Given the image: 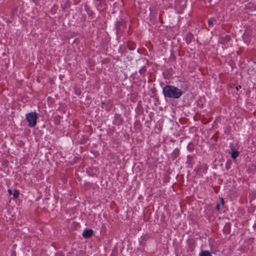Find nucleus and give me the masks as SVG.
I'll return each instance as SVG.
<instances>
[{"label":"nucleus","instance_id":"nucleus-12","mask_svg":"<svg viewBox=\"0 0 256 256\" xmlns=\"http://www.w3.org/2000/svg\"><path fill=\"white\" fill-rule=\"evenodd\" d=\"M187 150L189 152H192L194 148V145L193 142H190L187 146Z\"/></svg>","mask_w":256,"mask_h":256},{"label":"nucleus","instance_id":"nucleus-31","mask_svg":"<svg viewBox=\"0 0 256 256\" xmlns=\"http://www.w3.org/2000/svg\"><path fill=\"white\" fill-rule=\"evenodd\" d=\"M254 10H256V6H254Z\"/></svg>","mask_w":256,"mask_h":256},{"label":"nucleus","instance_id":"nucleus-22","mask_svg":"<svg viewBox=\"0 0 256 256\" xmlns=\"http://www.w3.org/2000/svg\"><path fill=\"white\" fill-rule=\"evenodd\" d=\"M128 48L130 50H134V48L132 46V44L130 43L128 44Z\"/></svg>","mask_w":256,"mask_h":256},{"label":"nucleus","instance_id":"nucleus-29","mask_svg":"<svg viewBox=\"0 0 256 256\" xmlns=\"http://www.w3.org/2000/svg\"><path fill=\"white\" fill-rule=\"evenodd\" d=\"M206 169H207V168H205V169H204V170H202V172H203V173L206 172Z\"/></svg>","mask_w":256,"mask_h":256},{"label":"nucleus","instance_id":"nucleus-10","mask_svg":"<svg viewBox=\"0 0 256 256\" xmlns=\"http://www.w3.org/2000/svg\"><path fill=\"white\" fill-rule=\"evenodd\" d=\"M138 94L134 92L130 94V99L132 102H134L138 100Z\"/></svg>","mask_w":256,"mask_h":256},{"label":"nucleus","instance_id":"nucleus-23","mask_svg":"<svg viewBox=\"0 0 256 256\" xmlns=\"http://www.w3.org/2000/svg\"><path fill=\"white\" fill-rule=\"evenodd\" d=\"M220 206L222 205L224 206V199L222 198H220Z\"/></svg>","mask_w":256,"mask_h":256},{"label":"nucleus","instance_id":"nucleus-19","mask_svg":"<svg viewBox=\"0 0 256 256\" xmlns=\"http://www.w3.org/2000/svg\"><path fill=\"white\" fill-rule=\"evenodd\" d=\"M195 246L194 245H190L188 246V251L190 252H193L194 250Z\"/></svg>","mask_w":256,"mask_h":256},{"label":"nucleus","instance_id":"nucleus-13","mask_svg":"<svg viewBox=\"0 0 256 256\" xmlns=\"http://www.w3.org/2000/svg\"><path fill=\"white\" fill-rule=\"evenodd\" d=\"M240 152L238 150H233L231 154V158L234 160H236V158L238 156Z\"/></svg>","mask_w":256,"mask_h":256},{"label":"nucleus","instance_id":"nucleus-26","mask_svg":"<svg viewBox=\"0 0 256 256\" xmlns=\"http://www.w3.org/2000/svg\"><path fill=\"white\" fill-rule=\"evenodd\" d=\"M56 256H64V255L62 252H58L56 254Z\"/></svg>","mask_w":256,"mask_h":256},{"label":"nucleus","instance_id":"nucleus-17","mask_svg":"<svg viewBox=\"0 0 256 256\" xmlns=\"http://www.w3.org/2000/svg\"><path fill=\"white\" fill-rule=\"evenodd\" d=\"M134 128L136 130H140L141 128V124L138 120H136L134 123Z\"/></svg>","mask_w":256,"mask_h":256},{"label":"nucleus","instance_id":"nucleus-33","mask_svg":"<svg viewBox=\"0 0 256 256\" xmlns=\"http://www.w3.org/2000/svg\"><path fill=\"white\" fill-rule=\"evenodd\" d=\"M236 88L237 90H238V89H239V88L236 87Z\"/></svg>","mask_w":256,"mask_h":256},{"label":"nucleus","instance_id":"nucleus-6","mask_svg":"<svg viewBox=\"0 0 256 256\" xmlns=\"http://www.w3.org/2000/svg\"><path fill=\"white\" fill-rule=\"evenodd\" d=\"M231 232V224L230 222H226L224 226L223 232L225 234H229Z\"/></svg>","mask_w":256,"mask_h":256},{"label":"nucleus","instance_id":"nucleus-30","mask_svg":"<svg viewBox=\"0 0 256 256\" xmlns=\"http://www.w3.org/2000/svg\"><path fill=\"white\" fill-rule=\"evenodd\" d=\"M101 104H102L103 106V105H104L106 104V102H101Z\"/></svg>","mask_w":256,"mask_h":256},{"label":"nucleus","instance_id":"nucleus-28","mask_svg":"<svg viewBox=\"0 0 256 256\" xmlns=\"http://www.w3.org/2000/svg\"><path fill=\"white\" fill-rule=\"evenodd\" d=\"M8 193H9L10 194H12V190H10V189H8Z\"/></svg>","mask_w":256,"mask_h":256},{"label":"nucleus","instance_id":"nucleus-24","mask_svg":"<svg viewBox=\"0 0 256 256\" xmlns=\"http://www.w3.org/2000/svg\"><path fill=\"white\" fill-rule=\"evenodd\" d=\"M226 170H228L230 168V163L228 161H227V162L226 163Z\"/></svg>","mask_w":256,"mask_h":256},{"label":"nucleus","instance_id":"nucleus-8","mask_svg":"<svg viewBox=\"0 0 256 256\" xmlns=\"http://www.w3.org/2000/svg\"><path fill=\"white\" fill-rule=\"evenodd\" d=\"M114 120L117 123L118 125L122 124L123 122V119L121 116L118 114H116L114 115Z\"/></svg>","mask_w":256,"mask_h":256},{"label":"nucleus","instance_id":"nucleus-9","mask_svg":"<svg viewBox=\"0 0 256 256\" xmlns=\"http://www.w3.org/2000/svg\"><path fill=\"white\" fill-rule=\"evenodd\" d=\"M84 8L89 16L92 17L94 16V12L90 9L89 6L88 4H85L84 5Z\"/></svg>","mask_w":256,"mask_h":256},{"label":"nucleus","instance_id":"nucleus-21","mask_svg":"<svg viewBox=\"0 0 256 256\" xmlns=\"http://www.w3.org/2000/svg\"><path fill=\"white\" fill-rule=\"evenodd\" d=\"M18 195H19V191L18 190H15L13 194L14 197L16 198H18Z\"/></svg>","mask_w":256,"mask_h":256},{"label":"nucleus","instance_id":"nucleus-7","mask_svg":"<svg viewBox=\"0 0 256 256\" xmlns=\"http://www.w3.org/2000/svg\"><path fill=\"white\" fill-rule=\"evenodd\" d=\"M194 39V35L192 33L188 32L186 36L185 40L186 42L188 44H189Z\"/></svg>","mask_w":256,"mask_h":256},{"label":"nucleus","instance_id":"nucleus-27","mask_svg":"<svg viewBox=\"0 0 256 256\" xmlns=\"http://www.w3.org/2000/svg\"><path fill=\"white\" fill-rule=\"evenodd\" d=\"M216 209L217 210L219 211L220 210V204H218L216 206Z\"/></svg>","mask_w":256,"mask_h":256},{"label":"nucleus","instance_id":"nucleus-15","mask_svg":"<svg viewBox=\"0 0 256 256\" xmlns=\"http://www.w3.org/2000/svg\"><path fill=\"white\" fill-rule=\"evenodd\" d=\"M216 19L214 18H210L208 20V26L212 27L214 26V24H216Z\"/></svg>","mask_w":256,"mask_h":256},{"label":"nucleus","instance_id":"nucleus-1","mask_svg":"<svg viewBox=\"0 0 256 256\" xmlns=\"http://www.w3.org/2000/svg\"><path fill=\"white\" fill-rule=\"evenodd\" d=\"M184 92L172 85L167 84L162 88V94L166 99L176 100L180 98Z\"/></svg>","mask_w":256,"mask_h":256},{"label":"nucleus","instance_id":"nucleus-11","mask_svg":"<svg viewBox=\"0 0 256 256\" xmlns=\"http://www.w3.org/2000/svg\"><path fill=\"white\" fill-rule=\"evenodd\" d=\"M198 256H212V254L208 250H202Z\"/></svg>","mask_w":256,"mask_h":256},{"label":"nucleus","instance_id":"nucleus-4","mask_svg":"<svg viewBox=\"0 0 256 256\" xmlns=\"http://www.w3.org/2000/svg\"><path fill=\"white\" fill-rule=\"evenodd\" d=\"M148 64V61L144 58H139L136 60V66L137 68L146 67Z\"/></svg>","mask_w":256,"mask_h":256},{"label":"nucleus","instance_id":"nucleus-14","mask_svg":"<svg viewBox=\"0 0 256 256\" xmlns=\"http://www.w3.org/2000/svg\"><path fill=\"white\" fill-rule=\"evenodd\" d=\"M194 156L188 155L187 156L186 163L189 164H194L193 159H194Z\"/></svg>","mask_w":256,"mask_h":256},{"label":"nucleus","instance_id":"nucleus-25","mask_svg":"<svg viewBox=\"0 0 256 256\" xmlns=\"http://www.w3.org/2000/svg\"><path fill=\"white\" fill-rule=\"evenodd\" d=\"M10 256H16V251L14 250H12L11 251V254Z\"/></svg>","mask_w":256,"mask_h":256},{"label":"nucleus","instance_id":"nucleus-16","mask_svg":"<svg viewBox=\"0 0 256 256\" xmlns=\"http://www.w3.org/2000/svg\"><path fill=\"white\" fill-rule=\"evenodd\" d=\"M179 153H180L179 148H176L172 152V156L174 157V158H176L178 156Z\"/></svg>","mask_w":256,"mask_h":256},{"label":"nucleus","instance_id":"nucleus-18","mask_svg":"<svg viewBox=\"0 0 256 256\" xmlns=\"http://www.w3.org/2000/svg\"><path fill=\"white\" fill-rule=\"evenodd\" d=\"M146 67H142V68H140L138 72L140 75L145 76V73H146Z\"/></svg>","mask_w":256,"mask_h":256},{"label":"nucleus","instance_id":"nucleus-20","mask_svg":"<svg viewBox=\"0 0 256 256\" xmlns=\"http://www.w3.org/2000/svg\"><path fill=\"white\" fill-rule=\"evenodd\" d=\"M60 117H58V118H54V119H55L54 122L56 124H60Z\"/></svg>","mask_w":256,"mask_h":256},{"label":"nucleus","instance_id":"nucleus-32","mask_svg":"<svg viewBox=\"0 0 256 256\" xmlns=\"http://www.w3.org/2000/svg\"><path fill=\"white\" fill-rule=\"evenodd\" d=\"M236 88L237 90H238V89H239V88L236 87Z\"/></svg>","mask_w":256,"mask_h":256},{"label":"nucleus","instance_id":"nucleus-5","mask_svg":"<svg viewBox=\"0 0 256 256\" xmlns=\"http://www.w3.org/2000/svg\"><path fill=\"white\" fill-rule=\"evenodd\" d=\"M231 40V37L230 35L226 34L224 36H221L219 38L218 42L222 44H224L229 42Z\"/></svg>","mask_w":256,"mask_h":256},{"label":"nucleus","instance_id":"nucleus-3","mask_svg":"<svg viewBox=\"0 0 256 256\" xmlns=\"http://www.w3.org/2000/svg\"><path fill=\"white\" fill-rule=\"evenodd\" d=\"M94 232L92 229H85L82 234V236L84 238H89L92 236Z\"/></svg>","mask_w":256,"mask_h":256},{"label":"nucleus","instance_id":"nucleus-2","mask_svg":"<svg viewBox=\"0 0 256 256\" xmlns=\"http://www.w3.org/2000/svg\"><path fill=\"white\" fill-rule=\"evenodd\" d=\"M26 120L28 122V126L30 128L34 127L37 124L38 114L36 112L28 113L26 116Z\"/></svg>","mask_w":256,"mask_h":256}]
</instances>
